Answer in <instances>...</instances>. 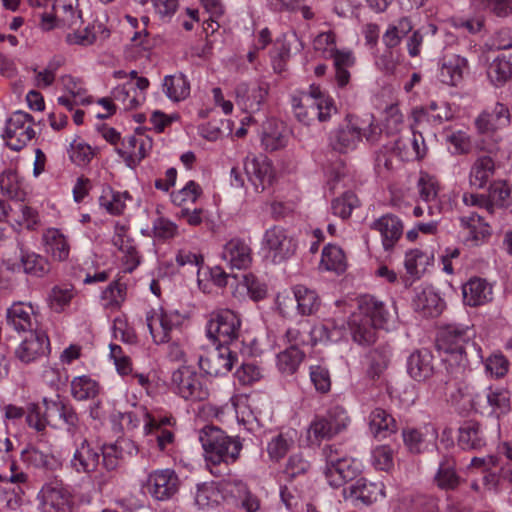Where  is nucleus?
Here are the masks:
<instances>
[{"instance_id":"nucleus-42","label":"nucleus","mask_w":512,"mask_h":512,"mask_svg":"<svg viewBox=\"0 0 512 512\" xmlns=\"http://www.w3.org/2000/svg\"><path fill=\"white\" fill-rule=\"evenodd\" d=\"M428 434L433 439L437 438V432L433 427H425V432L414 428H407L402 431L405 446L414 454H419L426 448Z\"/></svg>"},{"instance_id":"nucleus-21","label":"nucleus","mask_w":512,"mask_h":512,"mask_svg":"<svg viewBox=\"0 0 512 512\" xmlns=\"http://www.w3.org/2000/svg\"><path fill=\"white\" fill-rule=\"evenodd\" d=\"M371 229L381 235L382 246L385 251L391 252L403 235V223L395 215L386 214L371 224Z\"/></svg>"},{"instance_id":"nucleus-31","label":"nucleus","mask_w":512,"mask_h":512,"mask_svg":"<svg viewBox=\"0 0 512 512\" xmlns=\"http://www.w3.org/2000/svg\"><path fill=\"white\" fill-rule=\"evenodd\" d=\"M222 258L231 268L246 269L252 262L251 248L241 239H231L223 248Z\"/></svg>"},{"instance_id":"nucleus-19","label":"nucleus","mask_w":512,"mask_h":512,"mask_svg":"<svg viewBox=\"0 0 512 512\" xmlns=\"http://www.w3.org/2000/svg\"><path fill=\"white\" fill-rule=\"evenodd\" d=\"M345 500L359 501L364 505H371L384 496L382 483L369 482L364 478L357 479L342 491Z\"/></svg>"},{"instance_id":"nucleus-10","label":"nucleus","mask_w":512,"mask_h":512,"mask_svg":"<svg viewBox=\"0 0 512 512\" xmlns=\"http://www.w3.org/2000/svg\"><path fill=\"white\" fill-rule=\"evenodd\" d=\"M178 475L172 469L155 470L148 475L147 493L158 501L171 499L179 490Z\"/></svg>"},{"instance_id":"nucleus-46","label":"nucleus","mask_w":512,"mask_h":512,"mask_svg":"<svg viewBox=\"0 0 512 512\" xmlns=\"http://www.w3.org/2000/svg\"><path fill=\"white\" fill-rule=\"evenodd\" d=\"M163 89L167 97L176 102L184 100L190 94V84L183 74L166 76Z\"/></svg>"},{"instance_id":"nucleus-51","label":"nucleus","mask_w":512,"mask_h":512,"mask_svg":"<svg viewBox=\"0 0 512 512\" xmlns=\"http://www.w3.org/2000/svg\"><path fill=\"white\" fill-rule=\"evenodd\" d=\"M0 189L10 199L23 200L25 192L16 171L8 169L0 175Z\"/></svg>"},{"instance_id":"nucleus-13","label":"nucleus","mask_w":512,"mask_h":512,"mask_svg":"<svg viewBox=\"0 0 512 512\" xmlns=\"http://www.w3.org/2000/svg\"><path fill=\"white\" fill-rule=\"evenodd\" d=\"M244 170L257 192H263L274 180V170L266 156H247L244 160Z\"/></svg>"},{"instance_id":"nucleus-17","label":"nucleus","mask_w":512,"mask_h":512,"mask_svg":"<svg viewBox=\"0 0 512 512\" xmlns=\"http://www.w3.org/2000/svg\"><path fill=\"white\" fill-rule=\"evenodd\" d=\"M267 83H240L235 89L236 104L245 112H256L268 95Z\"/></svg>"},{"instance_id":"nucleus-15","label":"nucleus","mask_w":512,"mask_h":512,"mask_svg":"<svg viewBox=\"0 0 512 512\" xmlns=\"http://www.w3.org/2000/svg\"><path fill=\"white\" fill-rule=\"evenodd\" d=\"M49 351L50 342L47 334L43 330L35 329L15 350V356L22 363L28 364L47 355Z\"/></svg>"},{"instance_id":"nucleus-56","label":"nucleus","mask_w":512,"mask_h":512,"mask_svg":"<svg viewBox=\"0 0 512 512\" xmlns=\"http://www.w3.org/2000/svg\"><path fill=\"white\" fill-rule=\"evenodd\" d=\"M358 203L357 196L353 192L347 191L341 197L332 201L331 209L334 215L346 219L351 215L353 209L358 206Z\"/></svg>"},{"instance_id":"nucleus-16","label":"nucleus","mask_w":512,"mask_h":512,"mask_svg":"<svg viewBox=\"0 0 512 512\" xmlns=\"http://www.w3.org/2000/svg\"><path fill=\"white\" fill-rule=\"evenodd\" d=\"M477 147L480 151H485L488 154L479 156L475 160L470 170L469 182L472 187L481 189L486 185L495 172L493 155L496 153L498 148L495 144L486 147L484 143H479Z\"/></svg>"},{"instance_id":"nucleus-8","label":"nucleus","mask_w":512,"mask_h":512,"mask_svg":"<svg viewBox=\"0 0 512 512\" xmlns=\"http://www.w3.org/2000/svg\"><path fill=\"white\" fill-rule=\"evenodd\" d=\"M323 454L326 460L324 475L331 487L339 488L357 476L358 470L354 467V461L336 447H324Z\"/></svg>"},{"instance_id":"nucleus-44","label":"nucleus","mask_w":512,"mask_h":512,"mask_svg":"<svg viewBox=\"0 0 512 512\" xmlns=\"http://www.w3.org/2000/svg\"><path fill=\"white\" fill-rule=\"evenodd\" d=\"M46 252L58 260L63 261L68 258L69 245L63 234L57 229H50L44 234Z\"/></svg>"},{"instance_id":"nucleus-7","label":"nucleus","mask_w":512,"mask_h":512,"mask_svg":"<svg viewBox=\"0 0 512 512\" xmlns=\"http://www.w3.org/2000/svg\"><path fill=\"white\" fill-rule=\"evenodd\" d=\"M175 392L185 400L204 401L210 395L207 379L189 366H182L172 373Z\"/></svg>"},{"instance_id":"nucleus-27","label":"nucleus","mask_w":512,"mask_h":512,"mask_svg":"<svg viewBox=\"0 0 512 512\" xmlns=\"http://www.w3.org/2000/svg\"><path fill=\"white\" fill-rule=\"evenodd\" d=\"M33 307L23 302H14L6 311L7 326L18 332H32L36 328L33 321Z\"/></svg>"},{"instance_id":"nucleus-2","label":"nucleus","mask_w":512,"mask_h":512,"mask_svg":"<svg viewBox=\"0 0 512 512\" xmlns=\"http://www.w3.org/2000/svg\"><path fill=\"white\" fill-rule=\"evenodd\" d=\"M390 317L383 302L373 296H364L359 301L358 311L349 318L353 340L362 346L375 343L378 330L384 328Z\"/></svg>"},{"instance_id":"nucleus-47","label":"nucleus","mask_w":512,"mask_h":512,"mask_svg":"<svg viewBox=\"0 0 512 512\" xmlns=\"http://www.w3.org/2000/svg\"><path fill=\"white\" fill-rule=\"evenodd\" d=\"M413 29V25L409 18H400L396 23L388 26L386 32L382 36V41L387 49L397 47L401 40L408 35Z\"/></svg>"},{"instance_id":"nucleus-5","label":"nucleus","mask_w":512,"mask_h":512,"mask_svg":"<svg viewBox=\"0 0 512 512\" xmlns=\"http://www.w3.org/2000/svg\"><path fill=\"white\" fill-rule=\"evenodd\" d=\"M314 49L321 52L325 59L333 61L335 81L338 87H345L350 81L349 68L355 63L351 51L338 50L335 43V35L332 32L320 33L313 42Z\"/></svg>"},{"instance_id":"nucleus-25","label":"nucleus","mask_w":512,"mask_h":512,"mask_svg":"<svg viewBox=\"0 0 512 512\" xmlns=\"http://www.w3.org/2000/svg\"><path fill=\"white\" fill-rule=\"evenodd\" d=\"M509 123V110L502 103H496L491 110L483 111L475 120L476 128L482 134L507 127Z\"/></svg>"},{"instance_id":"nucleus-24","label":"nucleus","mask_w":512,"mask_h":512,"mask_svg":"<svg viewBox=\"0 0 512 512\" xmlns=\"http://www.w3.org/2000/svg\"><path fill=\"white\" fill-rule=\"evenodd\" d=\"M174 316L163 311H149L146 314V323L156 344L167 343L171 340V333L176 327Z\"/></svg>"},{"instance_id":"nucleus-14","label":"nucleus","mask_w":512,"mask_h":512,"mask_svg":"<svg viewBox=\"0 0 512 512\" xmlns=\"http://www.w3.org/2000/svg\"><path fill=\"white\" fill-rule=\"evenodd\" d=\"M434 357L432 353L427 349L416 350L413 352L407 360V372L411 378L416 381H425L433 375L439 379L447 378L448 374L443 371H435L433 364Z\"/></svg>"},{"instance_id":"nucleus-26","label":"nucleus","mask_w":512,"mask_h":512,"mask_svg":"<svg viewBox=\"0 0 512 512\" xmlns=\"http://www.w3.org/2000/svg\"><path fill=\"white\" fill-rule=\"evenodd\" d=\"M360 139V128L348 121L330 133L329 146L339 153H347L356 148Z\"/></svg>"},{"instance_id":"nucleus-50","label":"nucleus","mask_w":512,"mask_h":512,"mask_svg":"<svg viewBox=\"0 0 512 512\" xmlns=\"http://www.w3.org/2000/svg\"><path fill=\"white\" fill-rule=\"evenodd\" d=\"M390 355L391 348L386 344L379 345L369 352L368 373L372 378L379 377L388 367L390 362Z\"/></svg>"},{"instance_id":"nucleus-58","label":"nucleus","mask_w":512,"mask_h":512,"mask_svg":"<svg viewBox=\"0 0 512 512\" xmlns=\"http://www.w3.org/2000/svg\"><path fill=\"white\" fill-rule=\"evenodd\" d=\"M286 338L290 343L289 347H298L305 345H314L313 332L307 325L299 324L286 331Z\"/></svg>"},{"instance_id":"nucleus-49","label":"nucleus","mask_w":512,"mask_h":512,"mask_svg":"<svg viewBox=\"0 0 512 512\" xmlns=\"http://www.w3.org/2000/svg\"><path fill=\"white\" fill-rule=\"evenodd\" d=\"M43 403L46 411L55 409L59 413L60 418L67 425V431L74 435L78 429L79 418L73 407L64 403L60 399L54 401L44 398Z\"/></svg>"},{"instance_id":"nucleus-11","label":"nucleus","mask_w":512,"mask_h":512,"mask_svg":"<svg viewBox=\"0 0 512 512\" xmlns=\"http://www.w3.org/2000/svg\"><path fill=\"white\" fill-rule=\"evenodd\" d=\"M236 361L237 355L229 346L218 344L206 356H200L199 367L208 375L219 376L227 374Z\"/></svg>"},{"instance_id":"nucleus-59","label":"nucleus","mask_w":512,"mask_h":512,"mask_svg":"<svg viewBox=\"0 0 512 512\" xmlns=\"http://www.w3.org/2000/svg\"><path fill=\"white\" fill-rule=\"evenodd\" d=\"M219 491L213 483L197 485L195 503L200 509L208 508L218 502Z\"/></svg>"},{"instance_id":"nucleus-53","label":"nucleus","mask_w":512,"mask_h":512,"mask_svg":"<svg viewBox=\"0 0 512 512\" xmlns=\"http://www.w3.org/2000/svg\"><path fill=\"white\" fill-rule=\"evenodd\" d=\"M22 458L28 464L46 470H54L58 467V460L50 453L40 451L35 447L27 448L22 452Z\"/></svg>"},{"instance_id":"nucleus-33","label":"nucleus","mask_w":512,"mask_h":512,"mask_svg":"<svg viewBox=\"0 0 512 512\" xmlns=\"http://www.w3.org/2000/svg\"><path fill=\"white\" fill-rule=\"evenodd\" d=\"M486 444L484 431L479 422L464 421L458 430V445L464 450L480 449Z\"/></svg>"},{"instance_id":"nucleus-48","label":"nucleus","mask_w":512,"mask_h":512,"mask_svg":"<svg viewBox=\"0 0 512 512\" xmlns=\"http://www.w3.org/2000/svg\"><path fill=\"white\" fill-rule=\"evenodd\" d=\"M305 352L298 347H288L277 355L278 370L284 375H292L299 368Z\"/></svg>"},{"instance_id":"nucleus-1","label":"nucleus","mask_w":512,"mask_h":512,"mask_svg":"<svg viewBox=\"0 0 512 512\" xmlns=\"http://www.w3.org/2000/svg\"><path fill=\"white\" fill-rule=\"evenodd\" d=\"M476 332L473 326L446 324L439 329L437 347L446 356L442 359L447 378L442 383L461 378L468 365V356L478 352L474 342Z\"/></svg>"},{"instance_id":"nucleus-30","label":"nucleus","mask_w":512,"mask_h":512,"mask_svg":"<svg viewBox=\"0 0 512 512\" xmlns=\"http://www.w3.org/2000/svg\"><path fill=\"white\" fill-rule=\"evenodd\" d=\"M413 306L415 311L423 317L434 318L443 312L445 303L438 293L431 287H427L416 293Z\"/></svg>"},{"instance_id":"nucleus-62","label":"nucleus","mask_w":512,"mask_h":512,"mask_svg":"<svg viewBox=\"0 0 512 512\" xmlns=\"http://www.w3.org/2000/svg\"><path fill=\"white\" fill-rule=\"evenodd\" d=\"M372 464L377 470L389 471L394 465L393 450L387 445L376 447L372 452Z\"/></svg>"},{"instance_id":"nucleus-4","label":"nucleus","mask_w":512,"mask_h":512,"mask_svg":"<svg viewBox=\"0 0 512 512\" xmlns=\"http://www.w3.org/2000/svg\"><path fill=\"white\" fill-rule=\"evenodd\" d=\"M293 107L296 118L306 125L315 119L326 122L337 113L334 100L314 85L310 86L308 92L303 93L299 101L294 99Z\"/></svg>"},{"instance_id":"nucleus-18","label":"nucleus","mask_w":512,"mask_h":512,"mask_svg":"<svg viewBox=\"0 0 512 512\" xmlns=\"http://www.w3.org/2000/svg\"><path fill=\"white\" fill-rule=\"evenodd\" d=\"M54 14L43 13L41 26L44 30H51L54 21L72 29H77L82 24L81 12L76 10L73 3L53 4Z\"/></svg>"},{"instance_id":"nucleus-28","label":"nucleus","mask_w":512,"mask_h":512,"mask_svg":"<svg viewBox=\"0 0 512 512\" xmlns=\"http://www.w3.org/2000/svg\"><path fill=\"white\" fill-rule=\"evenodd\" d=\"M460 222L464 229V242L468 246H479L491 235L489 225L476 213L461 217Z\"/></svg>"},{"instance_id":"nucleus-12","label":"nucleus","mask_w":512,"mask_h":512,"mask_svg":"<svg viewBox=\"0 0 512 512\" xmlns=\"http://www.w3.org/2000/svg\"><path fill=\"white\" fill-rule=\"evenodd\" d=\"M263 243L272 253L274 262L288 259L295 253L297 247L293 237L281 226H273L266 230Z\"/></svg>"},{"instance_id":"nucleus-43","label":"nucleus","mask_w":512,"mask_h":512,"mask_svg":"<svg viewBox=\"0 0 512 512\" xmlns=\"http://www.w3.org/2000/svg\"><path fill=\"white\" fill-rule=\"evenodd\" d=\"M487 77L495 87L505 85L512 78V63L505 57H496L487 67Z\"/></svg>"},{"instance_id":"nucleus-36","label":"nucleus","mask_w":512,"mask_h":512,"mask_svg":"<svg viewBox=\"0 0 512 512\" xmlns=\"http://www.w3.org/2000/svg\"><path fill=\"white\" fill-rule=\"evenodd\" d=\"M463 298L469 306L482 305L492 299V287L484 279H471L463 286Z\"/></svg>"},{"instance_id":"nucleus-41","label":"nucleus","mask_w":512,"mask_h":512,"mask_svg":"<svg viewBox=\"0 0 512 512\" xmlns=\"http://www.w3.org/2000/svg\"><path fill=\"white\" fill-rule=\"evenodd\" d=\"M416 122L426 120L434 124H441L452 118V113L446 104L431 102L425 107L415 108L412 112Z\"/></svg>"},{"instance_id":"nucleus-57","label":"nucleus","mask_w":512,"mask_h":512,"mask_svg":"<svg viewBox=\"0 0 512 512\" xmlns=\"http://www.w3.org/2000/svg\"><path fill=\"white\" fill-rule=\"evenodd\" d=\"M70 160L77 166L87 165L94 156V151L87 143L75 139L68 150Z\"/></svg>"},{"instance_id":"nucleus-54","label":"nucleus","mask_w":512,"mask_h":512,"mask_svg":"<svg viewBox=\"0 0 512 512\" xmlns=\"http://www.w3.org/2000/svg\"><path fill=\"white\" fill-rule=\"evenodd\" d=\"M321 265L326 270L343 272L346 268V261L342 249L331 244L325 246L322 251Z\"/></svg>"},{"instance_id":"nucleus-20","label":"nucleus","mask_w":512,"mask_h":512,"mask_svg":"<svg viewBox=\"0 0 512 512\" xmlns=\"http://www.w3.org/2000/svg\"><path fill=\"white\" fill-rule=\"evenodd\" d=\"M472 402L478 406L486 402L497 418L508 414L511 410L509 392L499 388L493 389L491 386L483 387L481 391L476 392L472 397Z\"/></svg>"},{"instance_id":"nucleus-23","label":"nucleus","mask_w":512,"mask_h":512,"mask_svg":"<svg viewBox=\"0 0 512 512\" xmlns=\"http://www.w3.org/2000/svg\"><path fill=\"white\" fill-rule=\"evenodd\" d=\"M20 251V262L11 264L7 261V269L13 272L22 271L25 274L39 278L44 277L50 272L51 266L45 257L34 252L25 251L22 248H20Z\"/></svg>"},{"instance_id":"nucleus-34","label":"nucleus","mask_w":512,"mask_h":512,"mask_svg":"<svg viewBox=\"0 0 512 512\" xmlns=\"http://www.w3.org/2000/svg\"><path fill=\"white\" fill-rule=\"evenodd\" d=\"M468 69V61L459 55H452L443 59L439 78L442 83L456 86L462 79L464 72Z\"/></svg>"},{"instance_id":"nucleus-40","label":"nucleus","mask_w":512,"mask_h":512,"mask_svg":"<svg viewBox=\"0 0 512 512\" xmlns=\"http://www.w3.org/2000/svg\"><path fill=\"white\" fill-rule=\"evenodd\" d=\"M293 294L301 315H313L320 308L321 300L314 290L304 285H296L293 288Z\"/></svg>"},{"instance_id":"nucleus-64","label":"nucleus","mask_w":512,"mask_h":512,"mask_svg":"<svg viewBox=\"0 0 512 512\" xmlns=\"http://www.w3.org/2000/svg\"><path fill=\"white\" fill-rule=\"evenodd\" d=\"M26 422L37 432H44L48 425L47 416L42 413L38 404L30 403L26 409Z\"/></svg>"},{"instance_id":"nucleus-60","label":"nucleus","mask_w":512,"mask_h":512,"mask_svg":"<svg viewBox=\"0 0 512 512\" xmlns=\"http://www.w3.org/2000/svg\"><path fill=\"white\" fill-rule=\"evenodd\" d=\"M200 194V186L194 181H189L181 190L172 193L171 199L175 205L182 206L187 203H195Z\"/></svg>"},{"instance_id":"nucleus-3","label":"nucleus","mask_w":512,"mask_h":512,"mask_svg":"<svg viewBox=\"0 0 512 512\" xmlns=\"http://www.w3.org/2000/svg\"><path fill=\"white\" fill-rule=\"evenodd\" d=\"M199 441L204 450L207 465L213 474H216L213 467L235 463L242 450V442L238 437L228 436L216 426L203 427L199 431Z\"/></svg>"},{"instance_id":"nucleus-55","label":"nucleus","mask_w":512,"mask_h":512,"mask_svg":"<svg viewBox=\"0 0 512 512\" xmlns=\"http://www.w3.org/2000/svg\"><path fill=\"white\" fill-rule=\"evenodd\" d=\"M430 256L419 249H413L406 253L405 268L408 274L419 278L429 265Z\"/></svg>"},{"instance_id":"nucleus-32","label":"nucleus","mask_w":512,"mask_h":512,"mask_svg":"<svg viewBox=\"0 0 512 512\" xmlns=\"http://www.w3.org/2000/svg\"><path fill=\"white\" fill-rule=\"evenodd\" d=\"M433 482L439 489L445 491L455 490L459 487L462 478L456 471V460L452 456H444L441 459Z\"/></svg>"},{"instance_id":"nucleus-37","label":"nucleus","mask_w":512,"mask_h":512,"mask_svg":"<svg viewBox=\"0 0 512 512\" xmlns=\"http://www.w3.org/2000/svg\"><path fill=\"white\" fill-rule=\"evenodd\" d=\"M112 243L124 254L125 270L131 273L140 264V256L134 240L127 235L125 228L121 227L113 236Z\"/></svg>"},{"instance_id":"nucleus-38","label":"nucleus","mask_w":512,"mask_h":512,"mask_svg":"<svg viewBox=\"0 0 512 512\" xmlns=\"http://www.w3.org/2000/svg\"><path fill=\"white\" fill-rule=\"evenodd\" d=\"M262 145L268 151H275L287 144L286 128L282 123L268 120L263 125Z\"/></svg>"},{"instance_id":"nucleus-45","label":"nucleus","mask_w":512,"mask_h":512,"mask_svg":"<svg viewBox=\"0 0 512 512\" xmlns=\"http://www.w3.org/2000/svg\"><path fill=\"white\" fill-rule=\"evenodd\" d=\"M130 198L128 192L114 191L111 187L106 186L102 190L99 197V204L108 213L112 215H120L125 209V201Z\"/></svg>"},{"instance_id":"nucleus-35","label":"nucleus","mask_w":512,"mask_h":512,"mask_svg":"<svg viewBox=\"0 0 512 512\" xmlns=\"http://www.w3.org/2000/svg\"><path fill=\"white\" fill-rule=\"evenodd\" d=\"M369 430L371 434L381 440L397 431V424L391 414L382 408H375L369 415Z\"/></svg>"},{"instance_id":"nucleus-22","label":"nucleus","mask_w":512,"mask_h":512,"mask_svg":"<svg viewBox=\"0 0 512 512\" xmlns=\"http://www.w3.org/2000/svg\"><path fill=\"white\" fill-rule=\"evenodd\" d=\"M75 452L70 461L71 467L77 473L90 474L99 465L100 453L93 448L86 438H81L77 443L75 440Z\"/></svg>"},{"instance_id":"nucleus-6","label":"nucleus","mask_w":512,"mask_h":512,"mask_svg":"<svg viewBox=\"0 0 512 512\" xmlns=\"http://www.w3.org/2000/svg\"><path fill=\"white\" fill-rule=\"evenodd\" d=\"M240 315L230 309H219L210 314L206 331L213 343L235 344L242 333Z\"/></svg>"},{"instance_id":"nucleus-39","label":"nucleus","mask_w":512,"mask_h":512,"mask_svg":"<svg viewBox=\"0 0 512 512\" xmlns=\"http://www.w3.org/2000/svg\"><path fill=\"white\" fill-rule=\"evenodd\" d=\"M124 451H127L129 454L137 453V447L130 440H121L114 444L103 446L101 455L103 466L107 471H113L118 467Z\"/></svg>"},{"instance_id":"nucleus-9","label":"nucleus","mask_w":512,"mask_h":512,"mask_svg":"<svg viewBox=\"0 0 512 512\" xmlns=\"http://www.w3.org/2000/svg\"><path fill=\"white\" fill-rule=\"evenodd\" d=\"M34 137L35 131L32 128L31 115L17 111L8 119L4 138L12 150H21Z\"/></svg>"},{"instance_id":"nucleus-52","label":"nucleus","mask_w":512,"mask_h":512,"mask_svg":"<svg viewBox=\"0 0 512 512\" xmlns=\"http://www.w3.org/2000/svg\"><path fill=\"white\" fill-rule=\"evenodd\" d=\"M99 392L98 383L88 376L75 377L71 381V394L79 401L92 399Z\"/></svg>"},{"instance_id":"nucleus-29","label":"nucleus","mask_w":512,"mask_h":512,"mask_svg":"<svg viewBox=\"0 0 512 512\" xmlns=\"http://www.w3.org/2000/svg\"><path fill=\"white\" fill-rule=\"evenodd\" d=\"M393 150L403 160L421 159L426 155L424 137L420 132L412 131L409 137H401L394 141Z\"/></svg>"},{"instance_id":"nucleus-63","label":"nucleus","mask_w":512,"mask_h":512,"mask_svg":"<svg viewBox=\"0 0 512 512\" xmlns=\"http://www.w3.org/2000/svg\"><path fill=\"white\" fill-rule=\"evenodd\" d=\"M510 197V188L506 181H495L490 185L488 199L492 209L494 206H505Z\"/></svg>"},{"instance_id":"nucleus-61","label":"nucleus","mask_w":512,"mask_h":512,"mask_svg":"<svg viewBox=\"0 0 512 512\" xmlns=\"http://www.w3.org/2000/svg\"><path fill=\"white\" fill-rule=\"evenodd\" d=\"M62 63V59L54 58L47 64L44 70L37 71V69L34 68L33 71L36 73V86L40 88L50 86L54 82L56 71L61 67Z\"/></svg>"}]
</instances>
